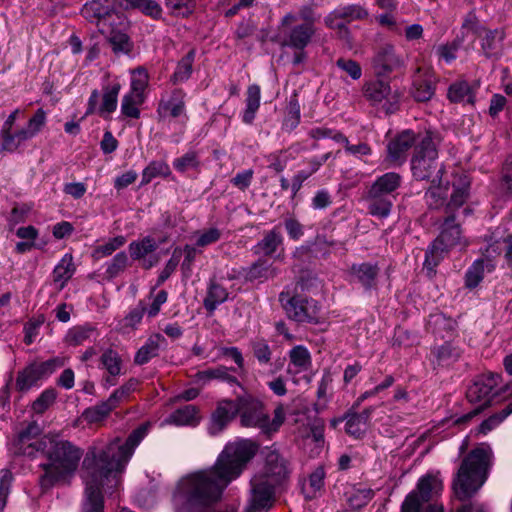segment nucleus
<instances>
[{
    "label": "nucleus",
    "mask_w": 512,
    "mask_h": 512,
    "mask_svg": "<svg viewBox=\"0 0 512 512\" xmlns=\"http://www.w3.org/2000/svg\"><path fill=\"white\" fill-rule=\"evenodd\" d=\"M257 449L250 440L228 443L211 468L192 473L178 483L172 498L175 512H205L220 501L223 491L241 475Z\"/></svg>",
    "instance_id": "nucleus-1"
},
{
    "label": "nucleus",
    "mask_w": 512,
    "mask_h": 512,
    "mask_svg": "<svg viewBox=\"0 0 512 512\" xmlns=\"http://www.w3.org/2000/svg\"><path fill=\"white\" fill-rule=\"evenodd\" d=\"M149 423H144L131 432L125 442L119 438L112 440L99 454L93 448L84 458L85 496L83 512H103L104 501L101 487L106 483L117 486L125 465L134 453L135 448L148 434Z\"/></svg>",
    "instance_id": "nucleus-2"
},
{
    "label": "nucleus",
    "mask_w": 512,
    "mask_h": 512,
    "mask_svg": "<svg viewBox=\"0 0 512 512\" xmlns=\"http://www.w3.org/2000/svg\"><path fill=\"white\" fill-rule=\"evenodd\" d=\"M42 453L46 461L40 466L44 474L39 483L42 489H49L57 483L67 481L76 473L82 458V450L60 434L48 433Z\"/></svg>",
    "instance_id": "nucleus-3"
},
{
    "label": "nucleus",
    "mask_w": 512,
    "mask_h": 512,
    "mask_svg": "<svg viewBox=\"0 0 512 512\" xmlns=\"http://www.w3.org/2000/svg\"><path fill=\"white\" fill-rule=\"evenodd\" d=\"M491 460L492 452L486 448L473 449L464 458L453 482L458 498L471 497L484 484Z\"/></svg>",
    "instance_id": "nucleus-4"
},
{
    "label": "nucleus",
    "mask_w": 512,
    "mask_h": 512,
    "mask_svg": "<svg viewBox=\"0 0 512 512\" xmlns=\"http://www.w3.org/2000/svg\"><path fill=\"white\" fill-rule=\"evenodd\" d=\"M411 171L416 180L436 183L442 179L444 167L438 161V150L432 133H425L417 142L411 158Z\"/></svg>",
    "instance_id": "nucleus-5"
},
{
    "label": "nucleus",
    "mask_w": 512,
    "mask_h": 512,
    "mask_svg": "<svg viewBox=\"0 0 512 512\" xmlns=\"http://www.w3.org/2000/svg\"><path fill=\"white\" fill-rule=\"evenodd\" d=\"M442 490L443 482L438 475L427 474L422 476L418 480L416 489L406 496L401 506V512H443V506L438 504L423 508L424 503L440 494Z\"/></svg>",
    "instance_id": "nucleus-6"
},
{
    "label": "nucleus",
    "mask_w": 512,
    "mask_h": 512,
    "mask_svg": "<svg viewBox=\"0 0 512 512\" xmlns=\"http://www.w3.org/2000/svg\"><path fill=\"white\" fill-rule=\"evenodd\" d=\"M297 15L289 12L280 21L279 42L282 47L295 51H303L311 42L316 33L311 23H296Z\"/></svg>",
    "instance_id": "nucleus-7"
},
{
    "label": "nucleus",
    "mask_w": 512,
    "mask_h": 512,
    "mask_svg": "<svg viewBox=\"0 0 512 512\" xmlns=\"http://www.w3.org/2000/svg\"><path fill=\"white\" fill-rule=\"evenodd\" d=\"M362 94L371 106L387 115L395 113L400 108L401 93L392 90L390 83L383 79L366 81L362 87Z\"/></svg>",
    "instance_id": "nucleus-8"
},
{
    "label": "nucleus",
    "mask_w": 512,
    "mask_h": 512,
    "mask_svg": "<svg viewBox=\"0 0 512 512\" xmlns=\"http://www.w3.org/2000/svg\"><path fill=\"white\" fill-rule=\"evenodd\" d=\"M460 225L455 223V215H447L441 226L439 236L432 242L426 251L425 265L436 266L444 254L452 247L460 243Z\"/></svg>",
    "instance_id": "nucleus-9"
},
{
    "label": "nucleus",
    "mask_w": 512,
    "mask_h": 512,
    "mask_svg": "<svg viewBox=\"0 0 512 512\" xmlns=\"http://www.w3.org/2000/svg\"><path fill=\"white\" fill-rule=\"evenodd\" d=\"M501 381L499 374H487L477 379L467 390V398L471 403L480 402V406L460 417L456 422H467L479 414L490 402L492 396L498 393V385Z\"/></svg>",
    "instance_id": "nucleus-10"
},
{
    "label": "nucleus",
    "mask_w": 512,
    "mask_h": 512,
    "mask_svg": "<svg viewBox=\"0 0 512 512\" xmlns=\"http://www.w3.org/2000/svg\"><path fill=\"white\" fill-rule=\"evenodd\" d=\"M279 301L287 317L297 323H317L319 318V306L317 301L300 295L290 296L282 292Z\"/></svg>",
    "instance_id": "nucleus-11"
},
{
    "label": "nucleus",
    "mask_w": 512,
    "mask_h": 512,
    "mask_svg": "<svg viewBox=\"0 0 512 512\" xmlns=\"http://www.w3.org/2000/svg\"><path fill=\"white\" fill-rule=\"evenodd\" d=\"M120 90V83L103 86L102 93L94 89L88 99L85 115L98 114L104 119L110 118L117 109Z\"/></svg>",
    "instance_id": "nucleus-12"
},
{
    "label": "nucleus",
    "mask_w": 512,
    "mask_h": 512,
    "mask_svg": "<svg viewBox=\"0 0 512 512\" xmlns=\"http://www.w3.org/2000/svg\"><path fill=\"white\" fill-rule=\"evenodd\" d=\"M41 427L37 422L29 423L12 442V450L15 454L28 457H35L38 453H43L44 442L48 438V434L40 437Z\"/></svg>",
    "instance_id": "nucleus-13"
},
{
    "label": "nucleus",
    "mask_w": 512,
    "mask_h": 512,
    "mask_svg": "<svg viewBox=\"0 0 512 512\" xmlns=\"http://www.w3.org/2000/svg\"><path fill=\"white\" fill-rule=\"evenodd\" d=\"M62 363L58 359H50L40 363H32L18 372L16 389L26 392L37 386L39 381L51 375Z\"/></svg>",
    "instance_id": "nucleus-14"
},
{
    "label": "nucleus",
    "mask_w": 512,
    "mask_h": 512,
    "mask_svg": "<svg viewBox=\"0 0 512 512\" xmlns=\"http://www.w3.org/2000/svg\"><path fill=\"white\" fill-rule=\"evenodd\" d=\"M186 92L181 88H175L161 94L156 113L159 121L184 117L186 112Z\"/></svg>",
    "instance_id": "nucleus-15"
},
{
    "label": "nucleus",
    "mask_w": 512,
    "mask_h": 512,
    "mask_svg": "<svg viewBox=\"0 0 512 512\" xmlns=\"http://www.w3.org/2000/svg\"><path fill=\"white\" fill-rule=\"evenodd\" d=\"M238 415L243 427H266L268 415L264 411L263 403L251 395H244L237 398Z\"/></svg>",
    "instance_id": "nucleus-16"
},
{
    "label": "nucleus",
    "mask_w": 512,
    "mask_h": 512,
    "mask_svg": "<svg viewBox=\"0 0 512 512\" xmlns=\"http://www.w3.org/2000/svg\"><path fill=\"white\" fill-rule=\"evenodd\" d=\"M265 465L261 476L264 481L276 486L288 478L290 468L287 460L275 449L266 448L264 451Z\"/></svg>",
    "instance_id": "nucleus-17"
},
{
    "label": "nucleus",
    "mask_w": 512,
    "mask_h": 512,
    "mask_svg": "<svg viewBox=\"0 0 512 512\" xmlns=\"http://www.w3.org/2000/svg\"><path fill=\"white\" fill-rule=\"evenodd\" d=\"M405 66V61L392 44L380 46L372 59V67L378 77H385Z\"/></svg>",
    "instance_id": "nucleus-18"
},
{
    "label": "nucleus",
    "mask_w": 512,
    "mask_h": 512,
    "mask_svg": "<svg viewBox=\"0 0 512 512\" xmlns=\"http://www.w3.org/2000/svg\"><path fill=\"white\" fill-rule=\"evenodd\" d=\"M238 415V400L222 399L217 403L211 415L208 433L211 436L220 434L228 424Z\"/></svg>",
    "instance_id": "nucleus-19"
},
{
    "label": "nucleus",
    "mask_w": 512,
    "mask_h": 512,
    "mask_svg": "<svg viewBox=\"0 0 512 512\" xmlns=\"http://www.w3.org/2000/svg\"><path fill=\"white\" fill-rule=\"evenodd\" d=\"M422 136H416L412 130H404L394 137L387 145L388 158L395 164L405 162L407 153L412 146H416Z\"/></svg>",
    "instance_id": "nucleus-20"
},
{
    "label": "nucleus",
    "mask_w": 512,
    "mask_h": 512,
    "mask_svg": "<svg viewBox=\"0 0 512 512\" xmlns=\"http://www.w3.org/2000/svg\"><path fill=\"white\" fill-rule=\"evenodd\" d=\"M251 485L252 493L247 510L249 512L267 510L272 505L274 485L264 481L261 476H254Z\"/></svg>",
    "instance_id": "nucleus-21"
},
{
    "label": "nucleus",
    "mask_w": 512,
    "mask_h": 512,
    "mask_svg": "<svg viewBox=\"0 0 512 512\" xmlns=\"http://www.w3.org/2000/svg\"><path fill=\"white\" fill-rule=\"evenodd\" d=\"M368 16V11L359 4H352L347 6H340L329 13L324 22L327 27L331 29H343L345 25L339 20L352 22L355 20H362Z\"/></svg>",
    "instance_id": "nucleus-22"
},
{
    "label": "nucleus",
    "mask_w": 512,
    "mask_h": 512,
    "mask_svg": "<svg viewBox=\"0 0 512 512\" xmlns=\"http://www.w3.org/2000/svg\"><path fill=\"white\" fill-rule=\"evenodd\" d=\"M435 94V78L428 70L417 68L413 76L411 95L418 102L430 100Z\"/></svg>",
    "instance_id": "nucleus-23"
},
{
    "label": "nucleus",
    "mask_w": 512,
    "mask_h": 512,
    "mask_svg": "<svg viewBox=\"0 0 512 512\" xmlns=\"http://www.w3.org/2000/svg\"><path fill=\"white\" fill-rule=\"evenodd\" d=\"M231 371H235L233 367L229 368L223 365L208 368L206 370L198 371L195 374L196 383L205 386L213 380L226 382L230 385H240L237 378L230 374Z\"/></svg>",
    "instance_id": "nucleus-24"
},
{
    "label": "nucleus",
    "mask_w": 512,
    "mask_h": 512,
    "mask_svg": "<svg viewBox=\"0 0 512 512\" xmlns=\"http://www.w3.org/2000/svg\"><path fill=\"white\" fill-rule=\"evenodd\" d=\"M378 274L379 267L374 263L353 264L350 268V275L353 281L361 284L366 290H370L376 285Z\"/></svg>",
    "instance_id": "nucleus-25"
},
{
    "label": "nucleus",
    "mask_w": 512,
    "mask_h": 512,
    "mask_svg": "<svg viewBox=\"0 0 512 512\" xmlns=\"http://www.w3.org/2000/svg\"><path fill=\"white\" fill-rule=\"evenodd\" d=\"M108 0H92L87 2L82 10V15L93 21H98L99 29L102 33H108L106 26V16L110 15L111 8L107 5Z\"/></svg>",
    "instance_id": "nucleus-26"
},
{
    "label": "nucleus",
    "mask_w": 512,
    "mask_h": 512,
    "mask_svg": "<svg viewBox=\"0 0 512 512\" xmlns=\"http://www.w3.org/2000/svg\"><path fill=\"white\" fill-rule=\"evenodd\" d=\"M75 271L76 266L74 264L72 254H64L52 272L53 283L57 290L61 291L66 286L68 281L75 274Z\"/></svg>",
    "instance_id": "nucleus-27"
},
{
    "label": "nucleus",
    "mask_w": 512,
    "mask_h": 512,
    "mask_svg": "<svg viewBox=\"0 0 512 512\" xmlns=\"http://www.w3.org/2000/svg\"><path fill=\"white\" fill-rule=\"evenodd\" d=\"M166 345L167 341L164 336L159 333L152 334L136 352L134 362L138 365L147 363L150 359L156 357L160 349Z\"/></svg>",
    "instance_id": "nucleus-28"
},
{
    "label": "nucleus",
    "mask_w": 512,
    "mask_h": 512,
    "mask_svg": "<svg viewBox=\"0 0 512 512\" xmlns=\"http://www.w3.org/2000/svg\"><path fill=\"white\" fill-rule=\"evenodd\" d=\"M199 421V410L191 404L176 409L165 419V423L176 426H196Z\"/></svg>",
    "instance_id": "nucleus-29"
},
{
    "label": "nucleus",
    "mask_w": 512,
    "mask_h": 512,
    "mask_svg": "<svg viewBox=\"0 0 512 512\" xmlns=\"http://www.w3.org/2000/svg\"><path fill=\"white\" fill-rule=\"evenodd\" d=\"M227 289L211 279L207 286V293L203 300V305L209 313H213L216 308L228 299Z\"/></svg>",
    "instance_id": "nucleus-30"
},
{
    "label": "nucleus",
    "mask_w": 512,
    "mask_h": 512,
    "mask_svg": "<svg viewBox=\"0 0 512 512\" xmlns=\"http://www.w3.org/2000/svg\"><path fill=\"white\" fill-rule=\"evenodd\" d=\"M368 212L379 219L387 218L393 207L391 196H383L372 192L367 193Z\"/></svg>",
    "instance_id": "nucleus-31"
},
{
    "label": "nucleus",
    "mask_w": 512,
    "mask_h": 512,
    "mask_svg": "<svg viewBox=\"0 0 512 512\" xmlns=\"http://www.w3.org/2000/svg\"><path fill=\"white\" fill-rule=\"evenodd\" d=\"M100 362L102 367L108 372V377L105 379L109 386L116 384L115 377L121 374L122 359L119 353L113 349H106L101 357Z\"/></svg>",
    "instance_id": "nucleus-32"
},
{
    "label": "nucleus",
    "mask_w": 512,
    "mask_h": 512,
    "mask_svg": "<svg viewBox=\"0 0 512 512\" xmlns=\"http://www.w3.org/2000/svg\"><path fill=\"white\" fill-rule=\"evenodd\" d=\"M401 185V176L395 172H388L378 177L369 188V192L391 196Z\"/></svg>",
    "instance_id": "nucleus-33"
},
{
    "label": "nucleus",
    "mask_w": 512,
    "mask_h": 512,
    "mask_svg": "<svg viewBox=\"0 0 512 512\" xmlns=\"http://www.w3.org/2000/svg\"><path fill=\"white\" fill-rule=\"evenodd\" d=\"M282 242L283 237L278 227H274L272 230L265 233L263 239L253 247V251L257 255L270 256L276 252Z\"/></svg>",
    "instance_id": "nucleus-34"
},
{
    "label": "nucleus",
    "mask_w": 512,
    "mask_h": 512,
    "mask_svg": "<svg viewBox=\"0 0 512 512\" xmlns=\"http://www.w3.org/2000/svg\"><path fill=\"white\" fill-rule=\"evenodd\" d=\"M246 95L245 109L242 113V121L245 124H252L260 107V87L256 84L248 86Z\"/></svg>",
    "instance_id": "nucleus-35"
},
{
    "label": "nucleus",
    "mask_w": 512,
    "mask_h": 512,
    "mask_svg": "<svg viewBox=\"0 0 512 512\" xmlns=\"http://www.w3.org/2000/svg\"><path fill=\"white\" fill-rule=\"evenodd\" d=\"M470 183L466 179H461L458 184H453V191L450 200L446 204V214L455 215V211L463 206L469 197Z\"/></svg>",
    "instance_id": "nucleus-36"
},
{
    "label": "nucleus",
    "mask_w": 512,
    "mask_h": 512,
    "mask_svg": "<svg viewBox=\"0 0 512 512\" xmlns=\"http://www.w3.org/2000/svg\"><path fill=\"white\" fill-rule=\"evenodd\" d=\"M448 196V185L442 184V179L432 183L425 193V201L430 209L446 208Z\"/></svg>",
    "instance_id": "nucleus-37"
},
{
    "label": "nucleus",
    "mask_w": 512,
    "mask_h": 512,
    "mask_svg": "<svg viewBox=\"0 0 512 512\" xmlns=\"http://www.w3.org/2000/svg\"><path fill=\"white\" fill-rule=\"evenodd\" d=\"M33 137L32 133L26 128H22L14 133L11 130L0 135L1 150L13 153L22 145V143Z\"/></svg>",
    "instance_id": "nucleus-38"
},
{
    "label": "nucleus",
    "mask_w": 512,
    "mask_h": 512,
    "mask_svg": "<svg viewBox=\"0 0 512 512\" xmlns=\"http://www.w3.org/2000/svg\"><path fill=\"white\" fill-rule=\"evenodd\" d=\"M447 96L454 103L473 104L475 101L473 90L466 81H457L451 84Z\"/></svg>",
    "instance_id": "nucleus-39"
},
{
    "label": "nucleus",
    "mask_w": 512,
    "mask_h": 512,
    "mask_svg": "<svg viewBox=\"0 0 512 512\" xmlns=\"http://www.w3.org/2000/svg\"><path fill=\"white\" fill-rule=\"evenodd\" d=\"M146 96H140L127 92L121 100V114L124 117L138 119L140 117V106L145 102Z\"/></svg>",
    "instance_id": "nucleus-40"
},
{
    "label": "nucleus",
    "mask_w": 512,
    "mask_h": 512,
    "mask_svg": "<svg viewBox=\"0 0 512 512\" xmlns=\"http://www.w3.org/2000/svg\"><path fill=\"white\" fill-rule=\"evenodd\" d=\"M117 406L114 402H110V397L93 407L87 408L82 417L87 423H98L104 420L111 411H113Z\"/></svg>",
    "instance_id": "nucleus-41"
},
{
    "label": "nucleus",
    "mask_w": 512,
    "mask_h": 512,
    "mask_svg": "<svg viewBox=\"0 0 512 512\" xmlns=\"http://www.w3.org/2000/svg\"><path fill=\"white\" fill-rule=\"evenodd\" d=\"M277 275V270L266 260H258L252 264L245 273V278L249 281L267 280Z\"/></svg>",
    "instance_id": "nucleus-42"
},
{
    "label": "nucleus",
    "mask_w": 512,
    "mask_h": 512,
    "mask_svg": "<svg viewBox=\"0 0 512 512\" xmlns=\"http://www.w3.org/2000/svg\"><path fill=\"white\" fill-rule=\"evenodd\" d=\"M505 391L512 396V381L506 385ZM512 413V400L507 404V406L500 411L499 413H496L492 416H490L488 419L484 420L480 426H479V433L481 434H487L494 428H496L507 416H509Z\"/></svg>",
    "instance_id": "nucleus-43"
},
{
    "label": "nucleus",
    "mask_w": 512,
    "mask_h": 512,
    "mask_svg": "<svg viewBox=\"0 0 512 512\" xmlns=\"http://www.w3.org/2000/svg\"><path fill=\"white\" fill-rule=\"evenodd\" d=\"M290 364L293 365L296 373L307 371L312 364L311 354L303 345H297L289 351Z\"/></svg>",
    "instance_id": "nucleus-44"
},
{
    "label": "nucleus",
    "mask_w": 512,
    "mask_h": 512,
    "mask_svg": "<svg viewBox=\"0 0 512 512\" xmlns=\"http://www.w3.org/2000/svg\"><path fill=\"white\" fill-rule=\"evenodd\" d=\"M170 175V167L165 161H151L142 171L141 186L149 184L156 177H168Z\"/></svg>",
    "instance_id": "nucleus-45"
},
{
    "label": "nucleus",
    "mask_w": 512,
    "mask_h": 512,
    "mask_svg": "<svg viewBox=\"0 0 512 512\" xmlns=\"http://www.w3.org/2000/svg\"><path fill=\"white\" fill-rule=\"evenodd\" d=\"M195 59V50H190L181 60L178 62L174 73L171 76V81L176 83H182L187 81L192 74V67Z\"/></svg>",
    "instance_id": "nucleus-46"
},
{
    "label": "nucleus",
    "mask_w": 512,
    "mask_h": 512,
    "mask_svg": "<svg viewBox=\"0 0 512 512\" xmlns=\"http://www.w3.org/2000/svg\"><path fill=\"white\" fill-rule=\"evenodd\" d=\"M98 336L96 328L91 325L76 326L69 330L67 342L70 345H82L86 341L96 339Z\"/></svg>",
    "instance_id": "nucleus-47"
},
{
    "label": "nucleus",
    "mask_w": 512,
    "mask_h": 512,
    "mask_svg": "<svg viewBox=\"0 0 512 512\" xmlns=\"http://www.w3.org/2000/svg\"><path fill=\"white\" fill-rule=\"evenodd\" d=\"M300 119L301 111L297 99V94H293L290 97L286 108V114L283 120L282 128L286 131H292L299 125Z\"/></svg>",
    "instance_id": "nucleus-48"
},
{
    "label": "nucleus",
    "mask_w": 512,
    "mask_h": 512,
    "mask_svg": "<svg viewBox=\"0 0 512 512\" xmlns=\"http://www.w3.org/2000/svg\"><path fill=\"white\" fill-rule=\"evenodd\" d=\"M158 245L154 238L147 236L139 241H133L129 244V252L134 260L144 258L147 254L154 252Z\"/></svg>",
    "instance_id": "nucleus-49"
},
{
    "label": "nucleus",
    "mask_w": 512,
    "mask_h": 512,
    "mask_svg": "<svg viewBox=\"0 0 512 512\" xmlns=\"http://www.w3.org/2000/svg\"><path fill=\"white\" fill-rule=\"evenodd\" d=\"M149 84V74L144 67H137L131 71L130 89L128 92L146 96L145 91Z\"/></svg>",
    "instance_id": "nucleus-50"
},
{
    "label": "nucleus",
    "mask_w": 512,
    "mask_h": 512,
    "mask_svg": "<svg viewBox=\"0 0 512 512\" xmlns=\"http://www.w3.org/2000/svg\"><path fill=\"white\" fill-rule=\"evenodd\" d=\"M200 159L196 151H188L181 157L174 159L173 167L180 173H186L188 171H198L200 168Z\"/></svg>",
    "instance_id": "nucleus-51"
},
{
    "label": "nucleus",
    "mask_w": 512,
    "mask_h": 512,
    "mask_svg": "<svg viewBox=\"0 0 512 512\" xmlns=\"http://www.w3.org/2000/svg\"><path fill=\"white\" fill-rule=\"evenodd\" d=\"M126 241V237L123 235L110 238L107 242L97 246L93 255L97 259L108 257L112 255L116 250L124 246Z\"/></svg>",
    "instance_id": "nucleus-52"
},
{
    "label": "nucleus",
    "mask_w": 512,
    "mask_h": 512,
    "mask_svg": "<svg viewBox=\"0 0 512 512\" xmlns=\"http://www.w3.org/2000/svg\"><path fill=\"white\" fill-rule=\"evenodd\" d=\"M374 492L369 488L353 489L347 493V501L351 508L359 509L364 507L373 498Z\"/></svg>",
    "instance_id": "nucleus-53"
},
{
    "label": "nucleus",
    "mask_w": 512,
    "mask_h": 512,
    "mask_svg": "<svg viewBox=\"0 0 512 512\" xmlns=\"http://www.w3.org/2000/svg\"><path fill=\"white\" fill-rule=\"evenodd\" d=\"M504 37L505 34L503 30L495 29L488 31L482 39V48L485 52V55L491 57L496 54L499 43L503 41Z\"/></svg>",
    "instance_id": "nucleus-54"
},
{
    "label": "nucleus",
    "mask_w": 512,
    "mask_h": 512,
    "mask_svg": "<svg viewBox=\"0 0 512 512\" xmlns=\"http://www.w3.org/2000/svg\"><path fill=\"white\" fill-rule=\"evenodd\" d=\"M108 40L115 53H129L131 51L132 43L130 38L121 31L111 30L108 35Z\"/></svg>",
    "instance_id": "nucleus-55"
},
{
    "label": "nucleus",
    "mask_w": 512,
    "mask_h": 512,
    "mask_svg": "<svg viewBox=\"0 0 512 512\" xmlns=\"http://www.w3.org/2000/svg\"><path fill=\"white\" fill-rule=\"evenodd\" d=\"M484 277V261L476 260L468 268L465 274V286L469 289L476 288Z\"/></svg>",
    "instance_id": "nucleus-56"
},
{
    "label": "nucleus",
    "mask_w": 512,
    "mask_h": 512,
    "mask_svg": "<svg viewBox=\"0 0 512 512\" xmlns=\"http://www.w3.org/2000/svg\"><path fill=\"white\" fill-rule=\"evenodd\" d=\"M438 365L444 366L455 362L460 354L459 351L449 343H445L433 351Z\"/></svg>",
    "instance_id": "nucleus-57"
},
{
    "label": "nucleus",
    "mask_w": 512,
    "mask_h": 512,
    "mask_svg": "<svg viewBox=\"0 0 512 512\" xmlns=\"http://www.w3.org/2000/svg\"><path fill=\"white\" fill-rule=\"evenodd\" d=\"M222 236V231L217 227H210L208 229H204L196 232L195 237V245L199 248H204L206 246L212 245L220 240Z\"/></svg>",
    "instance_id": "nucleus-58"
},
{
    "label": "nucleus",
    "mask_w": 512,
    "mask_h": 512,
    "mask_svg": "<svg viewBox=\"0 0 512 512\" xmlns=\"http://www.w3.org/2000/svg\"><path fill=\"white\" fill-rule=\"evenodd\" d=\"M139 381L135 378H130L125 384L116 389L109 397L110 402H114L118 407L119 404L128 399L131 393L136 391Z\"/></svg>",
    "instance_id": "nucleus-59"
},
{
    "label": "nucleus",
    "mask_w": 512,
    "mask_h": 512,
    "mask_svg": "<svg viewBox=\"0 0 512 512\" xmlns=\"http://www.w3.org/2000/svg\"><path fill=\"white\" fill-rule=\"evenodd\" d=\"M57 392L53 388L44 390L33 402L32 409L37 414L44 413L56 400Z\"/></svg>",
    "instance_id": "nucleus-60"
},
{
    "label": "nucleus",
    "mask_w": 512,
    "mask_h": 512,
    "mask_svg": "<svg viewBox=\"0 0 512 512\" xmlns=\"http://www.w3.org/2000/svg\"><path fill=\"white\" fill-rule=\"evenodd\" d=\"M251 348L255 358L260 364H268L271 360L272 351L268 342L263 339H255L251 341Z\"/></svg>",
    "instance_id": "nucleus-61"
},
{
    "label": "nucleus",
    "mask_w": 512,
    "mask_h": 512,
    "mask_svg": "<svg viewBox=\"0 0 512 512\" xmlns=\"http://www.w3.org/2000/svg\"><path fill=\"white\" fill-rule=\"evenodd\" d=\"M128 263V256L124 251L117 253L113 259L107 263L106 274L114 278L123 272Z\"/></svg>",
    "instance_id": "nucleus-62"
},
{
    "label": "nucleus",
    "mask_w": 512,
    "mask_h": 512,
    "mask_svg": "<svg viewBox=\"0 0 512 512\" xmlns=\"http://www.w3.org/2000/svg\"><path fill=\"white\" fill-rule=\"evenodd\" d=\"M336 65L339 69L345 72L353 80H358L362 76V68L358 62L352 59L339 58L336 61Z\"/></svg>",
    "instance_id": "nucleus-63"
},
{
    "label": "nucleus",
    "mask_w": 512,
    "mask_h": 512,
    "mask_svg": "<svg viewBox=\"0 0 512 512\" xmlns=\"http://www.w3.org/2000/svg\"><path fill=\"white\" fill-rule=\"evenodd\" d=\"M266 160L268 162V168L280 173L286 168L289 157L286 151L280 150L267 155Z\"/></svg>",
    "instance_id": "nucleus-64"
}]
</instances>
